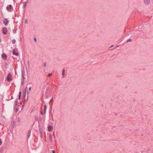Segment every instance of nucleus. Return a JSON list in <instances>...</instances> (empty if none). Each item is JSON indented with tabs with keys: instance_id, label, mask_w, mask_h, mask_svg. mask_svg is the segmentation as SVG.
<instances>
[{
	"instance_id": "ddd939ff",
	"label": "nucleus",
	"mask_w": 153,
	"mask_h": 153,
	"mask_svg": "<svg viewBox=\"0 0 153 153\" xmlns=\"http://www.w3.org/2000/svg\"><path fill=\"white\" fill-rule=\"evenodd\" d=\"M30 134H31V131H29V132H28V135L29 137L30 136Z\"/></svg>"
},
{
	"instance_id": "f257e3e1",
	"label": "nucleus",
	"mask_w": 153,
	"mask_h": 153,
	"mask_svg": "<svg viewBox=\"0 0 153 153\" xmlns=\"http://www.w3.org/2000/svg\"><path fill=\"white\" fill-rule=\"evenodd\" d=\"M11 78L12 75L10 73H9L8 74L7 77V80L8 82L12 80Z\"/></svg>"
},
{
	"instance_id": "7ed1b4c3",
	"label": "nucleus",
	"mask_w": 153,
	"mask_h": 153,
	"mask_svg": "<svg viewBox=\"0 0 153 153\" xmlns=\"http://www.w3.org/2000/svg\"><path fill=\"white\" fill-rule=\"evenodd\" d=\"M2 31L4 34H6L7 32V29L6 27H3L2 29Z\"/></svg>"
},
{
	"instance_id": "6ab92c4d",
	"label": "nucleus",
	"mask_w": 153,
	"mask_h": 153,
	"mask_svg": "<svg viewBox=\"0 0 153 153\" xmlns=\"http://www.w3.org/2000/svg\"><path fill=\"white\" fill-rule=\"evenodd\" d=\"M51 75H52V74H48V76H51Z\"/></svg>"
},
{
	"instance_id": "4be33fe9",
	"label": "nucleus",
	"mask_w": 153,
	"mask_h": 153,
	"mask_svg": "<svg viewBox=\"0 0 153 153\" xmlns=\"http://www.w3.org/2000/svg\"><path fill=\"white\" fill-rule=\"evenodd\" d=\"M52 101H53V99H52L50 101V102H52Z\"/></svg>"
},
{
	"instance_id": "6e6552de",
	"label": "nucleus",
	"mask_w": 153,
	"mask_h": 153,
	"mask_svg": "<svg viewBox=\"0 0 153 153\" xmlns=\"http://www.w3.org/2000/svg\"><path fill=\"white\" fill-rule=\"evenodd\" d=\"M144 3L146 4H148L150 2V0H144Z\"/></svg>"
},
{
	"instance_id": "9b49d317",
	"label": "nucleus",
	"mask_w": 153,
	"mask_h": 153,
	"mask_svg": "<svg viewBox=\"0 0 153 153\" xmlns=\"http://www.w3.org/2000/svg\"><path fill=\"white\" fill-rule=\"evenodd\" d=\"M27 88L26 87V88L25 89V92H24V94H26V93L27 92Z\"/></svg>"
},
{
	"instance_id": "dca6fc26",
	"label": "nucleus",
	"mask_w": 153,
	"mask_h": 153,
	"mask_svg": "<svg viewBox=\"0 0 153 153\" xmlns=\"http://www.w3.org/2000/svg\"><path fill=\"white\" fill-rule=\"evenodd\" d=\"M25 23H26V24H27L28 22H27V20L26 19L25 20Z\"/></svg>"
},
{
	"instance_id": "412c9836",
	"label": "nucleus",
	"mask_w": 153,
	"mask_h": 153,
	"mask_svg": "<svg viewBox=\"0 0 153 153\" xmlns=\"http://www.w3.org/2000/svg\"><path fill=\"white\" fill-rule=\"evenodd\" d=\"M2 143V142L1 141V140H0V145H1Z\"/></svg>"
},
{
	"instance_id": "2eb2a0df",
	"label": "nucleus",
	"mask_w": 153,
	"mask_h": 153,
	"mask_svg": "<svg viewBox=\"0 0 153 153\" xmlns=\"http://www.w3.org/2000/svg\"><path fill=\"white\" fill-rule=\"evenodd\" d=\"M21 94V92H20L19 93V99L20 98Z\"/></svg>"
},
{
	"instance_id": "f8f14e48",
	"label": "nucleus",
	"mask_w": 153,
	"mask_h": 153,
	"mask_svg": "<svg viewBox=\"0 0 153 153\" xmlns=\"http://www.w3.org/2000/svg\"><path fill=\"white\" fill-rule=\"evenodd\" d=\"M12 42L13 44H15L16 42V41L15 40H13L12 41Z\"/></svg>"
},
{
	"instance_id": "a878e982",
	"label": "nucleus",
	"mask_w": 153,
	"mask_h": 153,
	"mask_svg": "<svg viewBox=\"0 0 153 153\" xmlns=\"http://www.w3.org/2000/svg\"><path fill=\"white\" fill-rule=\"evenodd\" d=\"M34 40L36 42V39H34Z\"/></svg>"
},
{
	"instance_id": "aec40b11",
	"label": "nucleus",
	"mask_w": 153,
	"mask_h": 153,
	"mask_svg": "<svg viewBox=\"0 0 153 153\" xmlns=\"http://www.w3.org/2000/svg\"><path fill=\"white\" fill-rule=\"evenodd\" d=\"M18 109L17 108H16V109H15V112H17L18 111Z\"/></svg>"
},
{
	"instance_id": "20e7f679",
	"label": "nucleus",
	"mask_w": 153,
	"mask_h": 153,
	"mask_svg": "<svg viewBox=\"0 0 153 153\" xmlns=\"http://www.w3.org/2000/svg\"><path fill=\"white\" fill-rule=\"evenodd\" d=\"M6 9L8 11L12 9V5H8L6 7Z\"/></svg>"
},
{
	"instance_id": "0eeeda50",
	"label": "nucleus",
	"mask_w": 153,
	"mask_h": 153,
	"mask_svg": "<svg viewBox=\"0 0 153 153\" xmlns=\"http://www.w3.org/2000/svg\"><path fill=\"white\" fill-rule=\"evenodd\" d=\"M13 54L15 55L16 56H18L19 55L18 53L16 52L15 50H13Z\"/></svg>"
},
{
	"instance_id": "b1692460",
	"label": "nucleus",
	"mask_w": 153,
	"mask_h": 153,
	"mask_svg": "<svg viewBox=\"0 0 153 153\" xmlns=\"http://www.w3.org/2000/svg\"><path fill=\"white\" fill-rule=\"evenodd\" d=\"M52 153H55V151H53Z\"/></svg>"
},
{
	"instance_id": "39448f33",
	"label": "nucleus",
	"mask_w": 153,
	"mask_h": 153,
	"mask_svg": "<svg viewBox=\"0 0 153 153\" xmlns=\"http://www.w3.org/2000/svg\"><path fill=\"white\" fill-rule=\"evenodd\" d=\"M2 57L5 60H6L7 59V56L5 53H3L2 55Z\"/></svg>"
},
{
	"instance_id": "bb28decb",
	"label": "nucleus",
	"mask_w": 153,
	"mask_h": 153,
	"mask_svg": "<svg viewBox=\"0 0 153 153\" xmlns=\"http://www.w3.org/2000/svg\"><path fill=\"white\" fill-rule=\"evenodd\" d=\"M41 114L42 115H43V112H41Z\"/></svg>"
},
{
	"instance_id": "1a4fd4ad",
	"label": "nucleus",
	"mask_w": 153,
	"mask_h": 153,
	"mask_svg": "<svg viewBox=\"0 0 153 153\" xmlns=\"http://www.w3.org/2000/svg\"><path fill=\"white\" fill-rule=\"evenodd\" d=\"M47 107L45 105H44V113L45 114L46 113V110L47 109Z\"/></svg>"
},
{
	"instance_id": "cd10ccee",
	"label": "nucleus",
	"mask_w": 153,
	"mask_h": 153,
	"mask_svg": "<svg viewBox=\"0 0 153 153\" xmlns=\"http://www.w3.org/2000/svg\"><path fill=\"white\" fill-rule=\"evenodd\" d=\"M113 46V45H112V46H111V47H112Z\"/></svg>"
},
{
	"instance_id": "4468645a",
	"label": "nucleus",
	"mask_w": 153,
	"mask_h": 153,
	"mask_svg": "<svg viewBox=\"0 0 153 153\" xmlns=\"http://www.w3.org/2000/svg\"><path fill=\"white\" fill-rule=\"evenodd\" d=\"M131 41H132V40L131 39H128L127 41V42H130Z\"/></svg>"
},
{
	"instance_id": "9d476101",
	"label": "nucleus",
	"mask_w": 153,
	"mask_h": 153,
	"mask_svg": "<svg viewBox=\"0 0 153 153\" xmlns=\"http://www.w3.org/2000/svg\"><path fill=\"white\" fill-rule=\"evenodd\" d=\"M65 74V71L64 69H63L62 71V75L63 76V78H64V75Z\"/></svg>"
},
{
	"instance_id": "a211bd4d",
	"label": "nucleus",
	"mask_w": 153,
	"mask_h": 153,
	"mask_svg": "<svg viewBox=\"0 0 153 153\" xmlns=\"http://www.w3.org/2000/svg\"><path fill=\"white\" fill-rule=\"evenodd\" d=\"M44 66L45 67H46L47 66V65H46V63H45L44 64Z\"/></svg>"
},
{
	"instance_id": "5701e85b",
	"label": "nucleus",
	"mask_w": 153,
	"mask_h": 153,
	"mask_svg": "<svg viewBox=\"0 0 153 153\" xmlns=\"http://www.w3.org/2000/svg\"><path fill=\"white\" fill-rule=\"evenodd\" d=\"M31 89V87H30L29 88V91H30Z\"/></svg>"
},
{
	"instance_id": "f3484780",
	"label": "nucleus",
	"mask_w": 153,
	"mask_h": 153,
	"mask_svg": "<svg viewBox=\"0 0 153 153\" xmlns=\"http://www.w3.org/2000/svg\"><path fill=\"white\" fill-rule=\"evenodd\" d=\"M17 101L16 100L15 101V105H17Z\"/></svg>"
},
{
	"instance_id": "f03ea898",
	"label": "nucleus",
	"mask_w": 153,
	"mask_h": 153,
	"mask_svg": "<svg viewBox=\"0 0 153 153\" xmlns=\"http://www.w3.org/2000/svg\"><path fill=\"white\" fill-rule=\"evenodd\" d=\"M8 23V21L7 19H4L3 20V23L5 25H7Z\"/></svg>"
},
{
	"instance_id": "393cba45",
	"label": "nucleus",
	"mask_w": 153,
	"mask_h": 153,
	"mask_svg": "<svg viewBox=\"0 0 153 153\" xmlns=\"http://www.w3.org/2000/svg\"><path fill=\"white\" fill-rule=\"evenodd\" d=\"M52 137V136H50V138L51 139V138Z\"/></svg>"
},
{
	"instance_id": "c85d7f7f",
	"label": "nucleus",
	"mask_w": 153,
	"mask_h": 153,
	"mask_svg": "<svg viewBox=\"0 0 153 153\" xmlns=\"http://www.w3.org/2000/svg\"><path fill=\"white\" fill-rule=\"evenodd\" d=\"M1 40L0 39V42H1Z\"/></svg>"
},
{
	"instance_id": "423d86ee",
	"label": "nucleus",
	"mask_w": 153,
	"mask_h": 153,
	"mask_svg": "<svg viewBox=\"0 0 153 153\" xmlns=\"http://www.w3.org/2000/svg\"><path fill=\"white\" fill-rule=\"evenodd\" d=\"M53 127L52 126H50L48 127V131H52Z\"/></svg>"
}]
</instances>
